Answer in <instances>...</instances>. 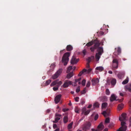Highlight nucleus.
I'll use <instances>...</instances> for the list:
<instances>
[{"label":"nucleus","mask_w":131,"mask_h":131,"mask_svg":"<svg viewBox=\"0 0 131 131\" xmlns=\"http://www.w3.org/2000/svg\"><path fill=\"white\" fill-rule=\"evenodd\" d=\"M97 51L98 52L96 53L95 58L96 61H99L102 53L103 52V48L102 47H98L97 49Z\"/></svg>","instance_id":"1"},{"label":"nucleus","mask_w":131,"mask_h":131,"mask_svg":"<svg viewBox=\"0 0 131 131\" xmlns=\"http://www.w3.org/2000/svg\"><path fill=\"white\" fill-rule=\"evenodd\" d=\"M70 55V53L68 52L66 53L64 55L62 58V61L64 65H66L68 63L69 61V57Z\"/></svg>","instance_id":"2"},{"label":"nucleus","mask_w":131,"mask_h":131,"mask_svg":"<svg viewBox=\"0 0 131 131\" xmlns=\"http://www.w3.org/2000/svg\"><path fill=\"white\" fill-rule=\"evenodd\" d=\"M63 69L61 68L59 69L55 73L52 75V78L53 79H55L57 78L60 75L62 72Z\"/></svg>","instance_id":"3"},{"label":"nucleus","mask_w":131,"mask_h":131,"mask_svg":"<svg viewBox=\"0 0 131 131\" xmlns=\"http://www.w3.org/2000/svg\"><path fill=\"white\" fill-rule=\"evenodd\" d=\"M127 128V126L126 123L125 122H121V126L117 131H126Z\"/></svg>","instance_id":"4"},{"label":"nucleus","mask_w":131,"mask_h":131,"mask_svg":"<svg viewBox=\"0 0 131 131\" xmlns=\"http://www.w3.org/2000/svg\"><path fill=\"white\" fill-rule=\"evenodd\" d=\"M95 43L94 48H96V47L99 46V42L97 40H92V41L89 42L88 43L86 44V45L87 46H90L92 45L93 43Z\"/></svg>","instance_id":"5"},{"label":"nucleus","mask_w":131,"mask_h":131,"mask_svg":"<svg viewBox=\"0 0 131 131\" xmlns=\"http://www.w3.org/2000/svg\"><path fill=\"white\" fill-rule=\"evenodd\" d=\"M91 125L90 122L86 123L83 125L82 127V129L84 131H86L90 129Z\"/></svg>","instance_id":"6"},{"label":"nucleus","mask_w":131,"mask_h":131,"mask_svg":"<svg viewBox=\"0 0 131 131\" xmlns=\"http://www.w3.org/2000/svg\"><path fill=\"white\" fill-rule=\"evenodd\" d=\"M91 70L92 69H89L88 70L85 69H84L82 71L80 72L78 75L79 76H80L83 74H85L89 73L91 72Z\"/></svg>","instance_id":"7"},{"label":"nucleus","mask_w":131,"mask_h":131,"mask_svg":"<svg viewBox=\"0 0 131 131\" xmlns=\"http://www.w3.org/2000/svg\"><path fill=\"white\" fill-rule=\"evenodd\" d=\"M118 61L116 59H114L112 61V67L114 68H117L118 67Z\"/></svg>","instance_id":"8"},{"label":"nucleus","mask_w":131,"mask_h":131,"mask_svg":"<svg viewBox=\"0 0 131 131\" xmlns=\"http://www.w3.org/2000/svg\"><path fill=\"white\" fill-rule=\"evenodd\" d=\"M72 84V82L70 81L66 80L62 86L63 88H67L71 84Z\"/></svg>","instance_id":"9"},{"label":"nucleus","mask_w":131,"mask_h":131,"mask_svg":"<svg viewBox=\"0 0 131 131\" xmlns=\"http://www.w3.org/2000/svg\"><path fill=\"white\" fill-rule=\"evenodd\" d=\"M119 119L121 122H124V121L126 120V115L125 114H122L119 117Z\"/></svg>","instance_id":"10"},{"label":"nucleus","mask_w":131,"mask_h":131,"mask_svg":"<svg viewBox=\"0 0 131 131\" xmlns=\"http://www.w3.org/2000/svg\"><path fill=\"white\" fill-rule=\"evenodd\" d=\"M81 79V78H80L78 79H76L75 80V82L72 83V85L74 86H75L77 85V84H81V83L80 81Z\"/></svg>","instance_id":"11"},{"label":"nucleus","mask_w":131,"mask_h":131,"mask_svg":"<svg viewBox=\"0 0 131 131\" xmlns=\"http://www.w3.org/2000/svg\"><path fill=\"white\" fill-rule=\"evenodd\" d=\"M79 61V59H77L75 57L73 56L71 59V63L72 64H76Z\"/></svg>","instance_id":"12"},{"label":"nucleus","mask_w":131,"mask_h":131,"mask_svg":"<svg viewBox=\"0 0 131 131\" xmlns=\"http://www.w3.org/2000/svg\"><path fill=\"white\" fill-rule=\"evenodd\" d=\"M82 114H84L85 115L88 114L90 111L89 110H88L86 111V108L85 107H83L82 109Z\"/></svg>","instance_id":"13"},{"label":"nucleus","mask_w":131,"mask_h":131,"mask_svg":"<svg viewBox=\"0 0 131 131\" xmlns=\"http://www.w3.org/2000/svg\"><path fill=\"white\" fill-rule=\"evenodd\" d=\"M61 96V95L59 94L57 95L56 97L54 99L56 103L57 104L59 102Z\"/></svg>","instance_id":"14"},{"label":"nucleus","mask_w":131,"mask_h":131,"mask_svg":"<svg viewBox=\"0 0 131 131\" xmlns=\"http://www.w3.org/2000/svg\"><path fill=\"white\" fill-rule=\"evenodd\" d=\"M125 88L126 91L131 92V84H128L125 86Z\"/></svg>","instance_id":"15"},{"label":"nucleus","mask_w":131,"mask_h":131,"mask_svg":"<svg viewBox=\"0 0 131 131\" xmlns=\"http://www.w3.org/2000/svg\"><path fill=\"white\" fill-rule=\"evenodd\" d=\"M117 96L115 94H112L111 95L110 97V100L111 102H112L115 100H116V99Z\"/></svg>","instance_id":"16"},{"label":"nucleus","mask_w":131,"mask_h":131,"mask_svg":"<svg viewBox=\"0 0 131 131\" xmlns=\"http://www.w3.org/2000/svg\"><path fill=\"white\" fill-rule=\"evenodd\" d=\"M56 117L55 118V120L53 122L57 123L58 122V121L60 119V117H61V115L58 114H56Z\"/></svg>","instance_id":"17"},{"label":"nucleus","mask_w":131,"mask_h":131,"mask_svg":"<svg viewBox=\"0 0 131 131\" xmlns=\"http://www.w3.org/2000/svg\"><path fill=\"white\" fill-rule=\"evenodd\" d=\"M92 84L93 85H95L98 84L99 82V80L98 79L92 80Z\"/></svg>","instance_id":"18"},{"label":"nucleus","mask_w":131,"mask_h":131,"mask_svg":"<svg viewBox=\"0 0 131 131\" xmlns=\"http://www.w3.org/2000/svg\"><path fill=\"white\" fill-rule=\"evenodd\" d=\"M125 73L124 72H122L119 73L118 75V77L119 79H121L124 76Z\"/></svg>","instance_id":"19"},{"label":"nucleus","mask_w":131,"mask_h":131,"mask_svg":"<svg viewBox=\"0 0 131 131\" xmlns=\"http://www.w3.org/2000/svg\"><path fill=\"white\" fill-rule=\"evenodd\" d=\"M103 69L104 68L102 66L97 67L95 69V70H96V72L97 71H99L101 72L102 71Z\"/></svg>","instance_id":"20"},{"label":"nucleus","mask_w":131,"mask_h":131,"mask_svg":"<svg viewBox=\"0 0 131 131\" xmlns=\"http://www.w3.org/2000/svg\"><path fill=\"white\" fill-rule=\"evenodd\" d=\"M73 75L74 74L72 72H71L67 74L66 78L68 79H70L73 76Z\"/></svg>","instance_id":"21"},{"label":"nucleus","mask_w":131,"mask_h":131,"mask_svg":"<svg viewBox=\"0 0 131 131\" xmlns=\"http://www.w3.org/2000/svg\"><path fill=\"white\" fill-rule=\"evenodd\" d=\"M107 106V103H104L102 104V109H105Z\"/></svg>","instance_id":"22"},{"label":"nucleus","mask_w":131,"mask_h":131,"mask_svg":"<svg viewBox=\"0 0 131 131\" xmlns=\"http://www.w3.org/2000/svg\"><path fill=\"white\" fill-rule=\"evenodd\" d=\"M104 128L103 125L102 124H100L98 126V129H99L100 131L102 130Z\"/></svg>","instance_id":"23"},{"label":"nucleus","mask_w":131,"mask_h":131,"mask_svg":"<svg viewBox=\"0 0 131 131\" xmlns=\"http://www.w3.org/2000/svg\"><path fill=\"white\" fill-rule=\"evenodd\" d=\"M124 107V105L122 104H121L118 105V110L119 111L121 110Z\"/></svg>","instance_id":"24"},{"label":"nucleus","mask_w":131,"mask_h":131,"mask_svg":"<svg viewBox=\"0 0 131 131\" xmlns=\"http://www.w3.org/2000/svg\"><path fill=\"white\" fill-rule=\"evenodd\" d=\"M129 79L128 78H127L124 80L122 82V84H125L127 83L128 82Z\"/></svg>","instance_id":"25"},{"label":"nucleus","mask_w":131,"mask_h":131,"mask_svg":"<svg viewBox=\"0 0 131 131\" xmlns=\"http://www.w3.org/2000/svg\"><path fill=\"white\" fill-rule=\"evenodd\" d=\"M72 46L69 45H68L67 47V49L68 51H70L72 50Z\"/></svg>","instance_id":"26"},{"label":"nucleus","mask_w":131,"mask_h":131,"mask_svg":"<svg viewBox=\"0 0 131 131\" xmlns=\"http://www.w3.org/2000/svg\"><path fill=\"white\" fill-rule=\"evenodd\" d=\"M57 84V81L56 80H55L52 82L50 85L51 86H53Z\"/></svg>","instance_id":"27"},{"label":"nucleus","mask_w":131,"mask_h":131,"mask_svg":"<svg viewBox=\"0 0 131 131\" xmlns=\"http://www.w3.org/2000/svg\"><path fill=\"white\" fill-rule=\"evenodd\" d=\"M99 106V104L97 102H95L93 105L94 108H98Z\"/></svg>","instance_id":"28"},{"label":"nucleus","mask_w":131,"mask_h":131,"mask_svg":"<svg viewBox=\"0 0 131 131\" xmlns=\"http://www.w3.org/2000/svg\"><path fill=\"white\" fill-rule=\"evenodd\" d=\"M116 82V80L114 79H113L111 81V83L112 85H114Z\"/></svg>","instance_id":"29"},{"label":"nucleus","mask_w":131,"mask_h":131,"mask_svg":"<svg viewBox=\"0 0 131 131\" xmlns=\"http://www.w3.org/2000/svg\"><path fill=\"white\" fill-rule=\"evenodd\" d=\"M73 124V122H72L68 125V128L69 129H70L72 128V126Z\"/></svg>","instance_id":"30"},{"label":"nucleus","mask_w":131,"mask_h":131,"mask_svg":"<svg viewBox=\"0 0 131 131\" xmlns=\"http://www.w3.org/2000/svg\"><path fill=\"white\" fill-rule=\"evenodd\" d=\"M56 65L55 63L52 64L50 66V68L52 69V71H53Z\"/></svg>","instance_id":"31"},{"label":"nucleus","mask_w":131,"mask_h":131,"mask_svg":"<svg viewBox=\"0 0 131 131\" xmlns=\"http://www.w3.org/2000/svg\"><path fill=\"white\" fill-rule=\"evenodd\" d=\"M57 81V85L58 86H59L62 83V82L61 81H59L58 80H56Z\"/></svg>","instance_id":"32"},{"label":"nucleus","mask_w":131,"mask_h":131,"mask_svg":"<svg viewBox=\"0 0 131 131\" xmlns=\"http://www.w3.org/2000/svg\"><path fill=\"white\" fill-rule=\"evenodd\" d=\"M75 112L78 113H79L80 112L79 108L78 107H75Z\"/></svg>","instance_id":"33"},{"label":"nucleus","mask_w":131,"mask_h":131,"mask_svg":"<svg viewBox=\"0 0 131 131\" xmlns=\"http://www.w3.org/2000/svg\"><path fill=\"white\" fill-rule=\"evenodd\" d=\"M115 49L117 51V54H120L121 52V49L119 47H118L117 48H116Z\"/></svg>","instance_id":"34"},{"label":"nucleus","mask_w":131,"mask_h":131,"mask_svg":"<svg viewBox=\"0 0 131 131\" xmlns=\"http://www.w3.org/2000/svg\"><path fill=\"white\" fill-rule=\"evenodd\" d=\"M68 118L67 116H65L63 118V121L64 123H66L68 121Z\"/></svg>","instance_id":"35"},{"label":"nucleus","mask_w":131,"mask_h":131,"mask_svg":"<svg viewBox=\"0 0 131 131\" xmlns=\"http://www.w3.org/2000/svg\"><path fill=\"white\" fill-rule=\"evenodd\" d=\"M94 59V57L93 56H91V57H90L88 58V61L89 62L92 59Z\"/></svg>","instance_id":"36"},{"label":"nucleus","mask_w":131,"mask_h":131,"mask_svg":"<svg viewBox=\"0 0 131 131\" xmlns=\"http://www.w3.org/2000/svg\"><path fill=\"white\" fill-rule=\"evenodd\" d=\"M72 67L71 66H69L67 70V72H70L71 70H72Z\"/></svg>","instance_id":"37"},{"label":"nucleus","mask_w":131,"mask_h":131,"mask_svg":"<svg viewBox=\"0 0 131 131\" xmlns=\"http://www.w3.org/2000/svg\"><path fill=\"white\" fill-rule=\"evenodd\" d=\"M110 118H107L106 119L105 121V123H108L110 122Z\"/></svg>","instance_id":"38"},{"label":"nucleus","mask_w":131,"mask_h":131,"mask_svg":"<svg viewBox=\"0 0 131 131\" xmlns=\"http://www.w3.org/2000/svg\"><path fill=\"white\" fill-rule=\"evenodd\" d=\"M102 114L105 116H107L109 115L105 111H104L102 113Z\"/></svg>","instance_id":"39"},{"label":"nucleus","mask_w":131,"mask_h":131,"mask_svg":"<svg viewBox=\"0 0 131 131\" xmlns=\"http://www.w3.org/2000/svg\"><path fill=\"white\" fill-rule=\"evenodd\" d=\"M129 122V127H130L131 126V116L130 117L129 119H128Z\"/></svg>","instance_id":"40"},{"label":"nucleus","mask_w":131,"mask_h":131,"mask_svg":"<svg viewBox=\"0 0 131 131\" xmlns=\"http://www.w3.org/2000/svg\"><path fill=\"white\" fill-rule=\"evenodd\" d=\"M59 86L57 85V87H54L53 88V89L54 91H56L58 89Z\"/></svg>","instance_id":"41"},{"label":"nucleus","mask_w":131,"mask_h":131,"mask_svg":"<svg viewBox=\"0 0 131 131\" xmlns=\"http://www.w3.org/2000/svg\"><path fill=\"white\" fill-rule=\"evenodd\" d=\"M86 81L85 80H83L82 82V85L84 86L85 85Z\"/></svg>","instance_id":"42"},{"label":"nucleus","mask_w":131,"mask_h":131,"mask_svg":"<svg viewBox=\"0 0 131 131\" xmlns=\"http://www.w3.org/2000/svg\"><path fill=\"white\" fill-rule=\"evenodd\" d=\"M106 94L108 95L110 93V91L108 89H106Z\"/></svg>","instance_id":"43"},{"label":"nucleus","mask_w":131,"mask_h":131,"mask_svg":"<svg viewBox=\"0 0 131 131\" xmlns=\"http://www.w3.org/2000/svg\"><path fill=\"white\" fill-rule=\"evenodd\" d=\"M85 102V100L84 99H82L81 100V103L82 104H84Z\"/></svg>","instance_id":"44"},{"label":"nucleus","mask_w":131,"mask_h":131,"mask_svg":"<svg viewBox=\"0 0 131 131\" xmlns=\"http://www.w3.org/2000/svg\"><path fill=\"white\" fill-rule=\"evenodd\" d=\"M51 81L50 80H48L46 82V85H48L51 82Z\"/></svg>","instance_id":"45"},{"label":"nucleus","mask_w":131,"mask_h":131,"mask_svg":"<svg viewBox=\"0 0 131 131\" xmlns=\"http://www.w3.org/2000/svg\"><path fill=\"white\" fill-rule=\"evenodd\" d=\"M75 101L76 102H78L79 101V97H76L74 98Z\"/></svg>","instance_id":"46"},{"label":"nucleus","mask_w":131,"mask_h":131,"mask_svg":"<svg viewBox=\"0 0 131 131\" xmlns=\"http://www.w3.org/2000/svg\"><path fill=\"white\" fill-rule=\"evenodd\" d=\"M86 88H84V90L82 91V92H81V93L82 94H85L86 92Z\"/></svg>","instance_id":"47"},{"label":"nucleus","mask_w":131,"mask_h":131,"mask_svg":"<svg viewBox=\"0 0 131 131\" xmlns=\"http://www.w3.org/2000/svg\"><path fill=\"white\" fill-rule=\"evenodd\" d=\"M90 85V81H88L86 85V86L87 87H89Z\"/></svg>","instance_id":"48"},{"label":"nucleus","mask_w":131,"mask_h":131,"mask_svg":"<svg viewBox=\"0 0 131 131\" xmlns=\"http://www.w3.org/2000/svg\"><path fill=\"white\" fill-rule=\"evenodd\" d=\"M98 116H99L97 114L95 116V117H94L95 120L96 121L97 119L98 118Z\"/></svg>","instance_id":"49"},{"label":"nucleus","mask_w":131,"mask_h":131,"mask_svg":"<svg viewBox=\"0 0 131 131\" xmlns=\"http://www.w3.org/2000/svg\"><path fill=\"white\" fill-rule=\"evenodd\" d=\"M80 91V89L79 87L76 90V92L77 93L78 92Z\"/></svg>","instance_id":"50"},{"label":"nucleus","mask_w":131,"mask_h":131,"mask_svg":"<svg viewBox=\"0 0 131 131\" xmlns=\"http://www.w3.org/2000/svg\"><path fill=\"white\" fill-rule=\"evenodd\" d=\"M83 54L85 55L86 53V51L85 49H84L83 51Z\"/></svg>","instance_id":"51"},{"label":"nucleus","mask_w":131,"mask_h":131,"mask_svg":"<svg viewBox=\"0 0 131 131\" xmlns=\"http://www.w3.org/2000/svg\"><path fill=\"white\" fill-rule=\"evenodd\" d=\"M57 127V125L56 124H54L53 125V127L54 128H55Z\"/></svg>","instance_id":"52"},{"label":"nucleus","mask_w":131,"mask_h":131,"mask_svg":"<svg viewBox=\"0 0 131 131\" xmlns=\"http://www.w3.org/2000/svg\"><path fill=\"white\" fill-rule=\"evenodd\" d=\"M68 109H63L62 111L63 112H65L68 110Z\"/></svg>","instance_id":"53"},{"label":"nucleus","mask_w":131,"mask_h":131,"mask_svg":"<svg viewBox=\"0 0 131 131\" xmlns=\"http://www.w3.org/2000/svg\"><path fill=\"white\" fill-rule=\"evenodd\" d=\"M86 67L87 68H89L90 67V66L89 63H87L86 64Z\"/></svg>","instance_id":"54"},{"label":"nucleus","mask_w":131,"mask_h":131,"mask_svg":"<svg viewBox=\"0 0 131 131\" xmlns=\"http://www.w3.org/2000/svg\"><path fill=\"white\" fill-rule=\"evenodd\" d=\"M90 49L92 51H93L94 50V48H91Z\"/></svg>","instance_id":"55"},{"label":"nucleus","mask_w":131,"mask_h":131,"mask_svg":"<svg viewBox=\"0 0 131 131\" xmlns=\"http://www.w3.org/2000/svg\"><path fill=\"white\" fill-rule=\"evenodd\" d=\"M92 106V105H91L90 104L88 107V108H90Z\"/></svg>","instance_id":"56"},{"label":"nucleus","mask_w":131,"mask_h":131,"mask_svg":"<svg viewBox=\"0 0 131 131\" xmlns=\"http://www.w3.org/2000/svg\"><path fill=\"white\" fill-rule=\"evenodd\" d=\"M119 94L121 96H123V94L122 93L119 92Z\"/></svg>","instance_id":"57"},{"label":"nucleus","mask_w":131,"mask_h":131,"mask_svg":"<svg viewBox=\"0 0 131 131\" xmlns=\"http://www.w3.org/2000/svg\"><path fill=\"white\" fill-rule=\"evenodd\" d=\"M114 125V124L113 123H111L110 125H111V126H110V127H111V126H113Z\"/></svg>","instance_id":"58"},{"label":"nucleus","mask_w":131,"mask_h":131,"mask_svg":"<svg viewBox=\"0 0 131 131\" xmlns=\"http://www.w3.org/2000/svg\"><path fill=\"white\" fill-rule=\"evenodd\" d=\"M75 69V67H72V69L73 70H74Z\"/></svg>","instance_id":"59"},{"label":"nucleus","mask_w":131,"mask_h":131,"mask_svg":"<svg viewBox=\"0 0 131 131\" xmlns=\"http://www.w3.org/2000/svg\"><path fill=\"white\" fill-rule=\"evenodd\" d=\"M108 73L110 74H112V72L111 71H108Z\"/></svg>","instance_id":"60"},{"label":"nucleus","mask_w":131,"mask_h":131,"mask_svg":"<svg viewBox=\"0 0 131 131\" xmlns=\"http://www.w3.org/2000/svg\"><path fill=\"white\" fill-rule=\"evenodd\" d=\"M59 128L56 129L54 131H59Z\"/></svg>","instance_id":"61"},{"label":"nucleus","mask_w":131,"mask_h":131,"mask_svg":"<svg viewBox=\"0 0 131 131\" xmlns=\"http://www.w3.org/2000/svg\"><path fill=\"white\" fill-rule=\"evenodd\" d=\"M104 131H108V129L107 128L105 129L104 130Z\"/></svg>","instance_id":"62"},{"label":"nucleus","mask_w":131,"mask_h":131,"mask_svg":"<svg viewBox=\"0 0 131 131\" xmlns=\"http://www.w3.org/2000/svg\"><path fill=\"white\" fill-rule=\"evenodd\" d=\"M50 110L48 109V110H47V112L48 113L50 112Z\"/></svg>","instance_id":"63"},{"label":"nucleus","mask_w":131,"mask_h":131,"mask_svg":"<svg viewBox=\"0 0 131 131\" xmlns=\"http://www.w3.org/2000/svg\"><path fill=\"white\" fill-rule=\"evenodd\" d=\"M95 131H100V130L98 129H97L95 130Z\"/></svg>","instance_id":"64"}]
</instances>
